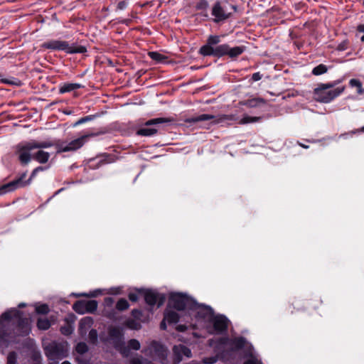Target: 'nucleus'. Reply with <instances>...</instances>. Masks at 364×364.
Returning <instances> with one entry per match:
<instances>
[{"label":"nucleus","mask_w":364,"mask_h":364,"mask_svg":"<svg viewBox=\"0 0 364 364\" xmlns=\"http://www.w3.org/2000/svg\"><path fill=\"white\" fill-rule=\"evenodd\" d=\"M31 331L28 318L23 317V314L16 309H11L0 316V335L9 336H24Z\"/></svg>","instance_id":"f257e3e1"},{"label":"nucleus","mask_w":364,"mask_h":364,"mask_svg":"<svg viewBox=\"0 0 364 364\" xmlns=\"http://www.w3.org/2000/svg\"><path fill=\"white\" fill-rule=\"evenodd\" d=\"M220 41V36H209L206 43L200 48L198 53L204 57L212 56L217 58L228 55L230 59L235 60L242 54L246 48L244 46L231 48L227 43L219 44Z\"/></svg>","instance_id":"f03ea898"},{"label":"nucleus","mask_w":364,"mask_h":364,"mask_svg":"<svg viewBox=\"0 0 364 364\" xmlns=\"http://www.w3.org/2000/svg\"><path fill=\"white\" fill-rule=\"evenodd\" d=\"M46 142L31 141L19 144L16 147V154L22 165H27L31 159L40 163H46Z\"/></svg>","instance_id":"7ed1b4c3"},{"label":"nucleus","mask_w":364,"mask_h":364,"mask_svg":"<svg viewBox=\"0 0 364 364\" xmlns=\"http://www.w3.org/2000/svg\"><path fill=\"white\" fill-rule=\"evenodd\" d=\"M109 129L103 127L100 128H92L89 130L86 134L80 137L72 140L68 144L63 142L58 141L55 143V149L57 153L66 152L70 151H75L81 148L90 137H95L108 133Z\"/></svg>","instance_id":"20e7f679"},{"label":"nucleus","mask_w":364,"mask_h":364,"mask_svg":"<svg viewBox=\"0 0 364 364\" xmlns=\"http://www.w3.org/2000/svg\"><path fill=\"white\" fill-rule=\"evenodd\" d=\"M346 87L331 89L326 83H320L313 91L314 99L321 103H329L341 95Z\"/></svg>","instance_id":"39448f33"},{"label":"nucleus","mask_w":364,"mask_h":364,"mask_svg":"<svg viewBox=\"0 0 364 364\" xmlns=\"http://www.w3.org/2000/svg\"><path fill=\"white\" fill-rule=\"evenodd\" d=\"M169 305L178 311L185 309H195L198 303L191 296L182 293H173L171 294L168 301Z\"/></svg>","instance_id":"423d86ee"},{"label":"nucleus","mask_w":364,"mask_h":364,"mask_svg":"<svg viewBox=\"0 0 364 364\" xmlns=\"http://www.w3.org/2000/svg\"><path fill=\"white\" fill-rule=\"evenodd\" d=\"M47 49L57 50V51H65L68 54L74 53H85L87 52V48L83 46H71L68 42L60 40H50L47 41Z\"/></svg>","instance_id":"0eeeda50"},{"label":"nucleus","mask_w":364,"mask_h":364,"mask_svg":"<svg viewBox=\"0 0 364 364\" xmlns=\"http://www.w3.org/2000/svg\"><path fill=\"white\" fill-rule=\"evenodd\" d=\"M110 339L114 347L118 350L123 357H127L129 353L128 346H126L124 341V331L120 326L110 327L108 331Z\"/></svg>","instance_id":"6e6552de"},{"label":"nucleus","mask_w":364,"mask_h":364,"mask_svg":"<svg viewBox=\"0 0 364 364\" xmlns=\"http://www.w3.org/2000/svg\"><path fill=\"white\" fill-rule=\"evenodd\" d=\"M171 122H173V119L166 117H159L149 119L144 123V127L139 128L136 131V134L142 136H152L158 132V129L156 127H151V126H156L159 124Z\"/></svg>","instance_id":"1a4fd4ad"},{"label":"nucleus","mask_w":364,"mask_h":364,"mask_svg":"<svg viewBox=\"0 0 364 364\" xmlns=\"http://www.w3.org/2000/svg\"><path fill=\"white\" fill-rule=\"evenodd\" d=\"M211 14L214 16L213 21L215 23L223 22L232 16V13L228 12L225 5L220 1H216L213 5Z\"/></svg>","instance_id":"9d476101"},{"label":"nucleus","mask_w":364,"mask_h":364,"mask_svg":"<svg viewBox=\"0 0 364 364\" xmlns=\"http://www.w3.org/2000/svg\"><path fill=\"white\" fill-rule=\"evenodd\" d=\"M139 292L144 293L145 302L151 306H154L156 304H157V306L159 307L162 306L165 302V296L153 290H140Z\"/></svg>","instance_id":"9b49d317"},{"label":"nucleus","mask_w":364,"mask_h":364,"mask_svg":"<svg viewBox=\"0 0 364 364\" xmlns=\"http://www.w3.org/2000/svg\"><path fill=\"white\" fill-rule=\"evenodd\" d=\"M210 322L213 323V328L217 333L221 334L228 331L229 320L224 315H213Z\"/></svg>","instance_id":"f8f14e48"},{"label":"nucleus","mask_w":364,"mask_h":364,"mask_svg":"<svg viewBox=\"0 0 364 364\" xmlns=\"http://www.w3.org/2000/svg\"><path fill=\"white\" fill-rule=\"evenodd\" d=\"M115 158L116 156L113 154H104L99 155L89 160V166L92 168H98L105 164L114 162Z\"/></svg>","instance_id":"ddd939ff"},{"label":"nucleus","mask_w":364,"mask_h":364,"mask_svg":"<svg viewBox=\"0 0 364 364\" xmlns=\"http://www.w3.org/2000/svg\"><path fill=\"white\" fill-rule=\"evenodd\" d=\"M173 363L178 364L183 360V356H186L187 358L192 357V353L191 349L182 344L178 346H174L173 348Z\"/></svg>","instance_id":"4468645a"},{"label":"nucleus","mask_w":364,"mask_h":364,"mask_svg":"<svg viewBox=\"0 0 364 364\" xmlns=\"http://www.w3.org/2000/svg\"><path fill=\"white\" fill-rule=\"evenodd\" d=\"M48 353L63 359L68 355V350L66 346L63 343H54L53 345H47V357Z\"/></svg>","instance_id":"2eb2a0df"},{"label":"nucleus","mask_w":364,"mask_h":364,"mask_svg":"<svg viewBox=\"0 0 364 364\" xmlns=\"http://www.w3.org/2000/svg\"><path fill=\"white\" fill-rule=\"evenodd\" d=\"M225 119V116H223L219 119L216 116L213 114H203L197 117H192L188 118L186 122L190 124L197 123L199 122L210 121L211 124H218Z\"/></svg>","instance_id":"dca6fc26"},{"label":"nucleus","mask_w":364,"mask_h":364,"mask_svg":"<svg viewBox=\"0 0 364 364\" xmlns=\"http://www.w3.org/2000/svg\"><path fill=\"white\" fill-rule=\"evenodd\" d=\"M192 310L197 311L196 316L198 318L207 319L209 321L214 315L213 309L210 306L203 305V304H198L197 308H196L195 309H192Z\"/></svg>","instance_id":"f3484780"},{"label":"nucleus","mask_w":364,"mask_h":364,"mask_svg":"<svg viewBox=\"0 0 364 364\" xmlns=\"http://www.w3.org/2000/svg\"><path fill=\"white\" fill-rule=\"evenodd\" d=\"M25 184L26 183L23 181L22 178H19L6 184L1 185L0 186V195L5 194L17 188H21L24 186Z\"/></svg>","instance_id":"a211bd4d"},{"label":"nucleus","mask_w":364,"mask_h":364,"mask_svg":"<svg viewBox=\"0 0 364 364\" xmlns=\"http://www.w3.org/2000/svg\"><path fill=\"white\" fill-rule=\"evenodd\" d=\"M150 347L154 355L159 359L163 360L166 358V348L161 343L156 341H153L151 343Z\"/></svg>","instance_id":"6ab92c4d"},{"label":"nucleus","mask_w":364,"mask_h":364,"mask_svg":"<svg viewBox=\"0 0 364 364\" xmlns=\"http://www.w3.org/2000/svg\"><path fill=\"white\" fill-rule=\"evenodd\" d=\"M247 343V340L243 336L235 337L229 339V346L232 351H238L242 349Z\"/></svg>","instance_id":"aec40b11"},{"label":"nucleus","mask_w":364,"mask_h":364,"mask_svg":"<svg viewBox=\"0 0 364 364\" xmlns=\"http://www.w3.org/2000/svg\"><path fill=\"white\" fill-rule=\"evenodd\" d=\"M209 7V4L207 0H199L195 6V8L197 11H200L198 15L203 17L204 19H208L209 18V15L207 12V10Z\"/></svg>","instance_id":"412c9836"},{"label":"nucleus","mask_w":364,"mask_h":364,"mask_svg":"<svg viewBox=\"0 0 364 364\" xmlns=\"http://www.w3.org/2000/svg\"><path fill=\"white\" fill-rule=\"evenodd\" d=\"M84 86L79 83H64L60 88V93L69 92L73 90H75L80 88H82Z\"/></svg>","instance_id":"4be33fe9"},{"label":"nucleus","mask_w":364,"mask_h":364,"mask_svg":"<svg viewBox=\"0 0 364 364\" xmlns=\"http://www.w3.org/2000/svg\"><path fill=\"white\" fill-rule=\"evenodd\" d=\"M165 320L170 324L178 322L180 316L178 313L173 311H168L164 313Z\"/></svg>","instance_id":"5701e85b"},{"label":"nucleus","mask_w":364,"mask_h":364,"mask_svg":"<svg viewBox=\"0 0 364 364\" xmlns=\"http://www.w3.org/2000/svg\"><path fill=\"white\" fill-rule=\"evenodd\" d=\"M241 103H242V105H243L247 107L253 108V107H257L259 106L260 104L264 103V100L262 98H253V99L245 100V101L242 102Z\"/></svg>","instance_id":"b1692460"},{"label":"nucleus","mask_w":364,"mask_h":364,"mask_svg":"<svg viewBox=\"0 0 364 364\" xmlns=\"http://www.w3.org/2000/svg\"><path fill=\"white\" fill-rule=\"evenodd\" d=\"M85 306L86 313L93 314L97 309L98 303L95 300H85Z\"/></svg>","instance_id":"393cba45"},{"label":"nucleus","mask_w":364,"mask_h":364,"mask_svg":"<svg viewBox=\"0 0 364 364\" xmlns=\"http://www.w3.org/2000/svg\"><path fill=\"white\" fill-rule=\"evenodd\" d=\"M73 309L79 314H85V300H77L73 305Z\"/></svg>","instance_id":"a878e982"},{"label":"nucleus","mask_w":364,"mask_h":364,"mask_svg":"<svg viewBox=\"0 0 364 364\" xmlns=\"http://www.w3.org/2000/svg\"><path fill=\"white\" fill-rule=\"evenodd\" d=\"M349 85L351 87L357 88V94L362 95L364 94V88L362 87V83L358 79H351L349 81Z\"/></svg>","instance_id":"bb28decb"},{"label":"nucleus","mask_w":364,"mask_h":364,"mask_svg":"<svg viewBox=\"0 0 364 364\" xmlns=\"http://www.w3.org/2000/svg\"><path fill=\"white\" fill-rule=\"evenodd\" d=\"M148 55L153 60L157 63H164L167 59L166 56L156 51L149 52Z\"/></svg>","instance_id":"cd10ccee"},{"label":"nucleus","mask_w":364,"mask_h":364,"mask_svg":"<svg viewBox=\"0 0 364 364\" xmlns=\"http://www.w3.org/2000/svg\"><path fill=\"white\" fill-rule=\"evenodd\" d=\"M328 70V68L326 65L319 64L313 68L311 74L316 76L321 75L327 73Z\"/></svg>","instance_id":"c85d7f7f"},{"label":"nucleus","mask_w":364,"mask_h":364,"mask_svg":"<svg viewBox=\"0 0 364 364\" xmlns=\"http://www.w3.org/2000/svg\"><path fill=\"white\" fill-rule=\"evenodd\" d=\"M115 307L118 311H123L129 307V304L127 299L121 298L117 302Z\"/></svg>","instance_id":"c756f323"},{"label":"nucleus","mask_w":364,"mask_h":364,"mask_svg":"<svg viewBox=\"0 0 364 364\" xmlns=\"http://www.w3.org/2000/svg\"><path fill=\"white\" fill-rule=\"evenodd\" d=\"M97 117H98V114H91V115H87V116L81 117L80 119H79L77 121H76L75 122L73 126L76 127L80 124H84L85 122L92 121V120L95 119Z\"/></svg>","instance_id":"7c9ffc66"},{"label":"nucleus","mask_w":364,"mask_h":364,"mask_svg":"<svg viewBox=\"0 0 364 364\" xmlns=\"http://www.w3.org/2000/svg\"><path fill=\"white\" fill-rule=\"evenodd\" d=\"M87 345L84 342L78 343L75 346V350L78 354L82 355L88 351Z\"/></svg>","instance_id":"2f4dec72"},{"label":"nucleus","mask_w":364,"mask_h":364,"mask_svg":"<svg viewBox=\"0 0 364 364\" xmlns=\"http://www.w3.org/2000/svg\"><path fill=\"white\" fill-rule=\"evenodd\" d=\"M262 117H250V116H245L240 120L241 124H248V123H254L257 122L261 120Z\"/></svg>","instance_id":"473e14b6"},{"label":"nucleus","mask_w":364,"mask_h":364,"mask_svg":"<svg viewBox=\"0 0 364 364\" xmlns=\"http://www.w3.org/2000/svg\"><path fill=\"white\" fill-rule=\"evenodd\" d=\"M126 326L133 330H139L141 328V324L133 319H129L125 323Z\"/></svg>","instance_id":"72a5a7b5"},{"label":"nucleus","mask_w":364,"mask_h":364,"mask_svg":"<svg viewBox=\"0 0 364 364\" xmlns=\"http://www.w3.org/2000/svg\"><path fill=\"white\" fill-rule=\"evenodd\" d=\"M97 337L98 334L97 330L94 328L91 329L88 334V338L90 343L96 344L97 342Z\"/></svg>","instance_id":"f704fd0d"},{"label":"nucleus","mask_w":364,"mask_h":364,"mask_svg":"<svg viewBox=\"0 0 364 364\" xmlns=\"http://www.w3.org/2000/svg\"><path fill=\"white\" fill-rule=\"evenodd\" d=\"M141 345L138 340L132 338L128 341V348L129 349L138 350L140 349Z\"/></svg>","instance_id":"c9c22d12"},{"label":"nucleus","mask_w":364,"mask_h":364,"mask_svg":"<svg viewBox=\"0 0 364 364\" xmlns=\"http://www.w3.org/2000/svg\"><path fill=\"white\" fill-rule=\"evenodd\" d=\"M100 294H101V290L96 289L95 291H90L89 294L83 293V294H75V296L76 297H78V296L97 297Z\"/></svg>","instance_id":"e433bc0d"},{"label":"nucleus","mask_w":364,"mask_h":364,"mask_svg":"<svg viewBox=\"0 0 364 364\" xmlns=\"http://www.w3.org/2000/svg\"><path fill=\"white\" fill-rule=\"evenodd\" d=\"M17 360V355L16 352H10L7 357V364H16Z\"/></svg>","instance_id":"4c0bfd02"},{"label":"nucleus","mask_w":364,"mask_h":364,"mask_svg":"<svg viewBox=\"0 0 364 364\" xmlns=\"http://www.w3.org/2000/svg\"><path fill=\"white\" fill-rule=\"evenodd\" d=\"M243 364H263V363L252 354H250V358L245 360Z\"/></svg>","instance_id":"58836bf2"},{"label":"nucleus","mask_w":364,"mask_h":364,"mask_svg":"<svg viewBox=\"0 0 364 364\" xmlns=\"http://www.w3.org/2000/svg\"><path fill=\"white\" fill-rule=\"evenodd\" d=\"M131 314L134 318L139 319L142 316V312L138 309H134L132 310Z\"/></svg>","instance_id":"ea45409f"},{"label":"nucleus","mask_w":364,"mask_h":364,"mask_svg":"<svg viewBox=\"0 0 364 364\" xmlns=\"http://www.w3.org/2000/svg\"><path fill=\"white\" fill-rule=\"evenodd\" d=\"M343 81V78H341V79L333 80L332 82H327L326 84L328 85V87H331V89H333L338 85L341 84Z\"/></svg>","instance_id":"a19ab883"},{"label":"nucleus","mask_w":364,"mask_h":364,"mask_svg":"<svg viewBox=\"0 0 364 364\" xmlns=\"http://www.w3.org/2000/svg\"><path fill=\"white\" fill-rule=\"evenodd\" d=\"M343 81V78H341V79L333 80L332 82H327L326 84L328 85V87H331V89H333L338 85L341 84Z\"/></svg>","instance_id":"79ce46f5"},{"label":"nucleus","mask_w":364,"mask_h":364,"mask_svg":"<svg viewBox=\"0 0 364 364\" xmlns=\"http://www.w3.org/2000/svg\"><path fill=\"white\" fill-rule=\"evenodd\" d=\"M129 299L132 302H136L139 299L138 294L136 292H130L128 294Z\"/></svg>","instance_id":"37998d69"},{"label":"nucleus","mask_w":364,"mask_h":364,"mask_svg":"<svg viewBox=\"0 0 364 364\" xmlns=\"http://www.w3.org/2000/svg\"><path fill=\"white\" fill-rule=\"evenodd\" d=\"M360 132H361V131L358 130V129H356V130H354V131H351L350 132L343 133V134H341L339 135V138L347 139L348 136H353L354 134L358 133Z\"/></svg>","instance_id":"c03bdc74"},{"label":"nucleus","mask_w":364,"mask_h":364,"mask_svg":"<svg viewBox=\"0 0 364 364\" xmlns=\"http://www.w3.org/2000/svg\"><path fill=\"white\" fill-rule=\"evenodd\" d=\"M37 326L39 329L46 330V319L38 318Z\"/></svg>","instance_id":"a18cd8bd"},{"label":"nucleus","mask_w":364,"mask_h":364,"mask_svg":"<svg viewBox=\"0 0 364 364\" xmlns=\"http://www.w3.org/2000/svg\"><path fill=\"white\" fill-rule=\"evenodd\" d=\"M128 6V2L127 1H121L117 4V10H124Z\"/></svg>","instance_id":"49530a36"},{"label":"nucleus","mask_w":364,"mask_h":364,"mask_svg":"<svg viewBox=\"0 0 364 364\" xmlns=\"http://www.w3.org/2000/svg\"><path fill=\"white\" fill-rule=\"evenodd\" d=\"M36 312L38 314H46V304H41L39 306L36 308Z\"/></svg>","instance_id":"de8ad7c7"},{"label":"nucleus","mask_w":364,"mask_h":364,"mask_svg":"<svg viewBox=\"0 0 364 364\" xmlns=\"http://www.w3.org/2000/svg\"><path fill=\"white\" fill-rule=\"evenodd\" d=\"M348 42L347 41H344L338 46V50L340 51L346 50L348 48Z\"/></svg>","instance_id":"09e8293b"},{"label":"nucleus","mask_w":364,"mask_h":364,"mask_svg":"<svg viewBox=\"0 0 364 364\" xmlns=\"http://www.w3.org/2000/svg\"><path fill=\"white\" fill-rule=\"evenodd\" d=\"M217 361V358L212 356V357H208L205 358L203 359V363L207 364H213Z\"/></svg>","instance_id":"8fccbe9b"},{"label":"nucleus","mask_w":364,"mask_h":364,"mask_svg":"<svg viewBox=\"0 0 364 364\" xmlns=\"http://www.w3.org/2000/svg\"><path fill=\"white\" fill-rule=\"evenodd\" d=\"M262 75L259 72H257L252 74L251 80L253 82L259 81L262 79Z\"/></svg>","instance_id":"3c124183"},{"label":"nucleus","mask_w":364,"mask_h":364,"mask_svg":"<svg viewBox=\"0 0 364 364\" xmlns=\"http://www.w3.org/2000/svg\"><path fill=\"white\" fill-rule=\"evenodd\" d=\"M129 364H144V363L142 362L141 358H134L130 360Z\"/></svg>","instance_id":"603ef678"},{"label":"nucleus","mask_w":364,"mask_h":364,"mask_svg":"<svg viewBox=\"0 0 364 364\" xmlns=\"http://www.w3.org/2000/svg\"><path fill=\"white\" fill-rule=\"evenodd\" d=\"M92 318L85 317L80 321V325H82L83 323L90 325V323H92Z\"/></svg>","instance_id":"864d4df0"},{"label":"nucleus","mask_w":364,"mask_h":364,"mask_svg":"<svg viewBox=\"0 0 364 364\" xmlns=\"http://www.w3.org/2000/svg\"><path fill=\"white\" fill-rule=\"evenodd\" d=\"M43 170H44V168H43V167H42V166H38V167H37L36 168H35V169L33 171V172H32V173H31V178L34 177V176L37 174V173H38V172H39V171H43Z\"/></svg>","instance_id":"5fc2aeb1"},{"label":"nucleus","mask_w":364,"mask_h":364,"mask_svg":"<svg viewBox=\"0 0 364 364\" xmlns=\"http://www.w3.org/2000/svg\"><path fill=\"white\" fill-rule=\"evenodd\" d=\"M176 330L179 332H184L187 330V326L183 324H180L176 326Z\"/></svg>","instance_id":"6e6d98bb"},{"label":"nucleus","mask_w":364,"mask_h":364,"mask_svg":"<svg viewBox=\"0 0 364 364\" xmlns=\"http://www.w3.org/2000/svg\"><path fill=\"white\" fill-rule=\"evenodd\" d=\"M114 302V299L112 297H106L105 299V303L107 306H111Z\"/></svg>","instance_id":"4d7b16f0"},{"label":"nucleus","mask_w":364,"mask_h":364,"mask_svg":"<svg viewBox=\"0 0 364 364\" xmlns=\"http://www.w3.org/2000/svg\"><path fill=\"white\" fill-rule=\"evenodd\" d=\"M166 321H167L166 320H165V318H164V319L161 321V322L160 323V328L161 330H166Z\"/></svg>","instance_id":"13d9d810"},{"label":"nucleus","mask_w":364,"mask_h":364,"mask_svg":"<svg viewBox=\"0 0 364 364\" xmlns=\"http://www.w3.org/2000/svg\"><path fill=\"white\" fill-rule=\"evenodd\" d=\"M357 31L360 33H364V24H359L357 26Z\"/></svg>","instance_id":"bf43d9fd"},{"label":"nucleus","mask_w":364,"mask_h":364,"mask_svg":"<svg viewBox=\"0 0 364 364\" xmlns=\"http://www.w3.org/2000/svg\"><path fill=\"white\" fill-rule=\"evenodd\" d=\"M76 360H77V362L78 364H87V362L86 360H84L82 359H80L78 358H77Z\"/></svg>","instance_id":"052dcab7"},{"label":"nucleus","mask_w":364,"mask_h":364,"mask_svg":"<svg viewBox=\"0 0 364 364\" xmlns=\"http://www.w3.org/2000/svg\"><path fill=\"white\" fill-rule=\"evenodd\" d=\"M49 14H50L51 16H52V19L53 20H55L56 21H57V18H56V14L55 13H53L51 11H49Z\"/></svg>","instance_id":"680f3d73"},{"label":"nucleus","mask_w":364,"mask_h":364,"mask_svg":"<svg viewBox=\"0 0 364 364\" xmlns=\"http://www.w3.org/2000/svg\"><path fill=\"white\" fill-rule=\"evenodd\" d=\"M1 82H4V83H6V84H14L12 81H10V80H6V79H2Z\"/></svg>","instance_id":"e2e57ef3"},{"label":"nucleus","mask_w":364,"mask_h":364,"mask_svg":"<svg viewBox=\"0 0 364 364\" xmlns=\"http://www.w3.org/2000/svg\"><path fill=\"white\" fill-rule=\"evenodd\" d=\"M298 144H299V145L301 147H302V148H304V149H308V148H309V146L305 145V144H302V143L299 142Z\"/></svg>","instance_id":"0e129e2a"},{"label":"nucleus","mask_w":364,"mask_h":364,"mask_svg":"<svg viewBox=\"0 0 364 364\" xmlns=\"http://www.w3.org/2000/svg\"><path fill=\"white\" fill-rule=\"evenodd\" d=\"M46 146H47V148H48V147H50L51 146H53V144L50 141H47Z\"/></svg>","instance_id":"69168bd1"},{"label":"nucleus","mask_w":364,"mask_h":364,"mask_svg":"<svg viewBox=\"0 0 364 364\" xmlns=\"http://www.w3.org/2000/svg\"><path fill=\"white\" fill-rule=\"evenodd\" d=\"M46 325H47V329H48L51 325V323H50V321H48V319L47 318V323H46Z\"/></svg>","instance_id":"338daca9"},{"label":"nucleus","mask_w":364,"mask_h":364,"mask_svg":"<svg viewBox=\"0 0 364 364\" xmlns=\"http://www.w3.org/2000/svg\"><path fill=\"white\" fill-rule=\"evenodd\" d=\"M48 364H53L52 363H49ZM61 364H71L69 361L68 360H65V361H63Z\"/></svg>","instance_id":"774afa93"}]
</instances>
